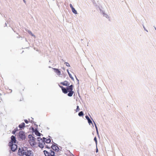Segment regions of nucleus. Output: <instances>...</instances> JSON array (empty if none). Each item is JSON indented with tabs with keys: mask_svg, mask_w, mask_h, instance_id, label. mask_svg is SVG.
<instances>
[{
	"mask_svg": "<svg viewBox=\"0 0 156 156\" xmlns=\"http://www.w3.org/2000/svg\"><path fill=\"white\" fill-rule=\"evenodd\" d=\"M11 141L10 142H12V144H13V143H16V141L15 137L13 136H11Z\"/></svg>",
	"mask_w": 156,
	"mask_h": 156,
	"instance_id": "13",
	"label": "nucleus"
},
{
	"mask_svg": "<svg viewBox=\"0 0 156 156\" xmlns=\"http://www.w3.org/2000/svg\"><path fill=\"white\" fill-rule=\"evenodd\" d=\"M45 146L47 148L49 149L50 148V147H51L53 150L56 151H58L59 150V148L58 146L55 145H52L51 146L45 145Z\"/></svg>",
	"mask_w": 156,
	"mask_h": 156,
	"instance_id": "6",
	"label": "nucleus"
},
{
	"mask_svg": "<svg viewBox=\"0 0 156 156\" xmlns=\"http://www.w3.org/2000/svg\"><path fill=\"white\" fill-rule=\"evenodd\" d=\"M65 64H66V66H70V65H69V63L66 62L65 63Z\"/></svg>",
	"mask_w": 156,
	"mask_h": 156,
	"instance_id": "25",
	"label": "nucleus"
},
{
	"mask_svg": "<svg viewBox=\"0 0 156 156\" xmlns=\"http://www.w3.org/2000/svg\"><path fill=\"white\" fill-rule=\"evenodd\" d=\"M24 121L26 123H28L29 122V121H28L27 120V119H25L24 120Z\"/></svg>",
	"mask_w": 156,
	"mask_h": 156,
	"instance_id": "23",
	"label": "nucleus"
},
{
	"mask_svg": "<svg viewBox=\"0 0 156 156\" xmlns=\"http://www.w3.org/2000/svg\"><path fill=\"white\" fill-rule=\"evenodd\" d=\"M29 140L28 141L30 145L32 146H35L36 144V142L35 141V138L33 137L32 135H30L29 136Z\"/></svg>",
	"mask_w": 156,
	"mask_h": 156,
	"instance_id": "2",
	"label": "nucleus"
},
{
	"mask_svg": "<svg viewBox=\"0 0 156 156\" xmlns=\"http://www.w3.org/2000/svg\"><path fill=\"white\" fill-rule=\"evenodd\" d=\"M44 139H42L41 137L37 138V141L38 144V146L41 148H43L44 147V145H45Z\"/></svg>",
	"mask_w": 156,
	"mask_h": 156,
	"instance_id": "4",
	"label": "nucleus"
},
{
	"mask_svg": "<svg viewBox=\"0 0 156 156\" xmlns=\"http://www.w3.org/2000/svg\"><path fill=\"white\" fill-rule=\"evenodd\" d=\"M2 94H0V102L2 101V98L1 97V96H2Z\"/></svg>",
	"mask_w": 156,
	"mask_h": 156,
	"instance_id": "27",
	"label": "nucleus"
},
{
	"mask_svg": "<svg viewBox=\"0 0 156 156\" xmlns=\"http://www.w3.org/2000/svg\"><path fill=\"white\" fill-rule=\"evenodd\" d=\"M44 152L45 156H54L55 155L54 152L51 150H50L49 152L44 150Z\"/></svg>",
	"mask_w": 156,
	"mask_h": 156,
	"instance_id": "5",
	"label": "nucleus"
},
{
	"mask_svg": "<svg viewBox=\"0 0 156 156\" xmlns=\"http://www.w3.org/2000/svg\"><path fill=\"white\" fill-rule=\"evenodd\" d=\"M53 69L54 70L55 72L56 73L57 75H59L61 74V72L58 69L55 68H53Z\"/></svg>",
	"mask_w": 156,
	"mask_h": 156,
	"instance_id": "9",
	"label": "nucleus"
},
{
	"mask_svg": "<svg viewBox=\"0 0 156 156\" xmlns=\"http://www.w3.org/2000/svg\"><path fill=\"white\" fill-rule=\"evenodd\" d=\"M61 84L63 85L64 86H68L69 85L70 83L67 81H64L63 82H61Z\"/></svg>",
	"mask_w": 156,
	"mask_h": 156,
	"instance_id": "12",
	"label": "nucleus"
},
{
	"mask_svg": "<svg viewBox=\"0 0 156 156\" xmlns=\"http://www.w3.org/2000/svg\"><path fill=\"white\" fill-rule=\"evenodd\" d=\"M94 123L95 126V128H96V130H97V131L98 132L97 127V126H96V124L94 122Z\"/></svg>",
	"mask_w": 156,
	"mask_h": 156,
	"instance_id": "26",
	"label": "nucleus"
},
{
	"mask_svg": "<svg viewBox=\"0 0 156 156\" xmlns=\"http://www.w3.org/2000/svg\"><path fill=\"white\" fill-rule=\"evenodd\" d=\"M25 126V124L23 122L22 123H21L19 125V127L20 128H23Z\"/></svg>",
	"mask_w": 156,
	"mask_h": 156,
	"instance_id": "16",
	"label": "nucleus"
},
{
	"mask_svg": "<svg viewBox=\"0 0 156 156\" xmlns=\"http://www.w3.org/2000/svg\"><path fill=\"white\" fill-rule=\"evenodd\" d=\"M60 87L61 88L62 92L64 94H67L68 93V91L67 90V88H64L62 86H60Z\"/></svg>",
	"mask_w": 156,
	"mask_h": 156,
	"instance_id": "11",
	"label": "nucleus"
},
{
	"mask_svg": "<svg viewBox=\"0 0 156 156\" xmlns=\"http://www.w3.org/2000/svg\"><path fill=\"white\" fill-rule=\"evenodd\" d=\"M94 140L95 141L96 143L97 144V138L96 137H95L94 139Z\"/></svg>",
	"mask_w": 156,
	"mask_h": 156,
	"instance_id": "24",
	"label": "nucleus"
},
{
	"mask_svg": "<svg viewBox=\"0 0 156 156\" xmlns=\"http://www.w3.org/2000/svg\"><path fill=\"white\" fill-rule=\"evenodd\" d=\"M73 86L72 85L70 86H68L66 88L68 92H69V93L68 94V95L69 96L71 97L74 93V92L73 90Z\"/></svg>",
	"mask_w": 156,
	"mask_h": 156,
	"instance_id": "3",
	"label": "nucleus"
},
{
	"mask_svg": "<svg viewBox=\"0 0 156 156\" xmlns=\"http://www.w3.org/2000/svg\"><path fill=\"white\" fill-rule=\"evenodd\" d=\"M19 135L20 137L22 139H24L25 138V135L23 131H20L19 132Z\"/></svg>",
	"mask_w": 156,
	"mask_h": 156,
	"instance_id": "8",
	"label": "nucleus"
},
{
	"mask_svg": "<svg viewBox=\"0 0 156 156\" xmlns=\"http://www.w3.org/2000/svg\"><path fill=\"white\" fill-rule=\"evenodd\" d=\"M98 151V149H97V151H96V152H97Z\"/></svg>",
	"mask_w": 156,
	"mask_h": 156,
	"instance_id": "29",
	"label": "nucleus"
},
{
	"mask_svg": "<svg viewBox=\"0 0 156 156\" xmlns=\"http://www.w3.org/2000/svg\"><path fill=\"white\" fill-rule=\"evenodd\" d=\"M69 76L70 77L71 79L73 80H74V78L72 76V75L68 72Z\"/></svg>",
	"mask_w": 156,
	"mask_h": 156,
	"instance_id": "19",
	"label": "nucleus"
},
{
	"mask_svg": "<svg viewBox=\"0 0 156 156\" xmlns=\"http://www.w3.org/2000/svg\"><path fill=\"white\" fill-rule=\"evenodd\" d=\"M70 6L71 9L73 8L72 5L71 4H70Z\"/></svg>",
	"mask_w": 156,
	"mask_h": 156,
	"instance_id": "28",
	"label": "nucleus"
},
{
	"mask_svg": "<svg viewBox=\"0 0 156 156\" xmlns=\"http://www.w3.org/2000/svg\"><path fill=\"white\" fill-rule=\"evenodd\" d=\"M35 134L36 135L38 136H41V134L38 131L37 129H35L34 131Z\"/></svg>",
	"mask_w": 156,
	"mask_h": 156,
	"instance_id": "14",
	"label": "nucleus"
},
{
	"mask_svg": "<svg viewBox=\"0 0 156 156\" xmlns=\"http://www.w3.org/2000/svg\"><path fill=\"white\" fill-rule=\"evenodd\" d=\"M80 110V108H79V107L78 106H77V108H76V112H77L78 111H79Z\"/></svg>",
	"mask_w": 156,
	"mask_h": 156,
	"instance_id": "21",
	"label": "nucleus"
},
{
	"mask_svg": "<svg viewBox=\"0 0 156 156\" xmlns=\"http://www.w3.org/2000/svg\"><path fill=\"white\" fill-rule=\"evenodd\" d=\"M43 139H44V140L45 143H46V144H49L51 142V140L49 138L48 139H47L44 137H43Z\"/></svg>",
	"mask_w": 156,
	"mask_h": 156,
	"instance_id": "10",
	"label": "nucleus"
},
{
	"mask_svg": "<svg viewBox=\"0 0 156 156\" xmlns=\"http://www.w3.org/2000/svg\"><path fill=\"white\" fill-rule=\"evenodd\" d=\"M72 12L74 14H76L77 13L75 9L73 8L71 9Z\"/></svg>",
	"mask_w": 156,
	"mask_h": 156,
	"instance_id": "17",
	"label": "nucleus"
},
{
	"mask_svg": "<svg viewBox=\"0 0 156 156\" xmlns=\"http://www.w3.org/2000/svg\"><path fill=\"white\" fill-rule=\"evenodd\" d=\"M85 117L86 119L88 121V122L89 124H90V123H92V122L90 120V119L89 118L88 116H86Z\"/></svg>",
	"mask_w": 156,
	"mask_h": 156,
	"instance_id": "15",
	"label": "nucleus"
},
{
	"mask_svg": "<svg viewBox=\"0 0 156 156\" xmlns=\"http://www.w3.org/2000/svg\"><path fill=\"white\" fill-rule=\"evenodd\" d=\"M83 115V112L82 111L80 112L78 114V115L80 116H82Z\"/></svg>",
	"mask_w": 156,
	"mask_h": 156,
	"instance_id": "18",
	"label": "nucleus"
},
{
	"mask_svg": "<svg viewBox=\"0 0 156 156\" xmlns=\"http://www.w3.org/2000/svg\"><path fill=\"white\" fill-rule=\"evenodd\" d=\"M9 146L11 147V150L13 151H15L17 148V146L16 144H13L12 142H10L9 144Z\"/></svg>",
	"mask_w": 156,
	"mask_h": 156,
	"instance_id": "7",
	"label": "nucleus"
},
{
	"mask_svg": "<svg viewBox=\"0 0 156 156\" xmlns=\"http://www.w3.org/2000/svg\"><path fill=\"white\" fill-rule=\"evenodd\" d=\"M19 155L22 156H33L32 151L30 150H24L23 149L19 148L18 151Z\"/></svg>",
	"mask_w": 156,
	"mask_h": 156,
	"instance_id": "1",
	"label": "nucleus"
},
{
	"mask_svg": "<svg viewBox=\"0 0 156 156\" xmlns=\"http://www.w3.org/2000/svg\"><path fill=\"white\" fill-rule=\"evenodd\" d=\"M28 32L32 36H34V35L32 34V33L30 31H29Z\"/></svg>",
	"mask_w": 156,
	"mask_h": 156,
	"instance_id": "22",
	"label": "nucleus"
},
{
	"mask_svg": "<svg viewBox=\"0 0 156 156\" xmlns=\"http://www.w3.org/2000/svg\"><path fill=\"white\" fill-rule=\"evenodd\" d=\"M17 129V128L15 129L14 130L12 131V133L15 134Z\"/></svg>",
	"mask_w": 156,
	"mask_h": 156,
	"instance_id": "20",
	"label": "nucleus"
}]
</instances>
